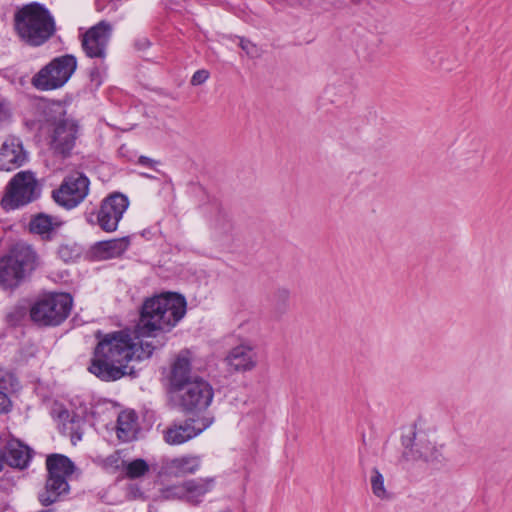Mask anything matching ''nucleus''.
I'll use <instances>...</instances> for the list:
<instances>
[{
    "mask_svg": "<svg viewBox=\"0 0 512 512\" xmlns=\"http://www.w3.org/2000/svg\"><path fill=\"white\" fill-rule=\"evenodd\" d=\"M98 343L94 348L88 370L101 381L113 382L131 375L129 367L132 361L148 359L157 348L153 340L135 342L125 331L96 333Z\"/></svg>",
    "mask_w": 512,
    "mask_h": 512,
    "instance_id": "f257e3e1",
    "label": "nucleus"
},
{
    "mask_svg": "<svg viewBox=\"0 0 512 512\" xmlns=\"http://www.w3.org/2000/svg\"><path fill=\"white\" fill-rule=\"evenodd\" d=\"M186 299L177 293L167 292L147 299L142 306L138 336L152 338L157 347L164 342L155 340L158 331H170L186 314Z\"/></svg>",
    "mask_w": 512,
    "mask_h": 512,
    "instance_id": "f03ea898",
    "label": "nucleus"
},
{
    "mask_svg": "<svg viewBox=\"0 0 512 512\" xmlns=\"http://www.w3.org/2000/svg\"><path fill=\"white\" fill-rule=\"evenodd\" d=\"M14 30L22 42L31 47H39L55 34L56 26L48 8L38 2H31L15 11Z\"/></svg>",
    "mask_w": 512,
    "mask_h": 512,
    "instance_id": "7ed1b4c3",
    "label": "nucleus"
},
{
    "mask_svg": "<svg viewBox=\"0 0 512 512\" xmlns=\"http://www.w3.org/2000/svg\"><path fill=\"white\" fill-rule=\"evenodd\" d=\"M39 265L34 248L24 242L12 245L0 257V287L7 290L17 288Z\"/></svg>",
    "mask_w": 512,
    "mask_h": 512,
    "instance_id": "20e7f679",
    "label": "nucleus"
},
{
    "mask_svg": "<svg viewBox=\"0 0 512 512\" xmlns=\"http://www.w3.org/2000/svg\"><path fill=\"white\" fill-rule=\"evenodd\" d=\"M44 120L53 127L49 145L51 150L63 158L68 157L78 137V123L67 116L65 105L51 102L44 109Z\"/></svg>",
    "mask_w": 512,
    "mask_h": 512,
    "instance_id": "39448f33",
    "label": "nucleus"
},
{
    "mask_svg": "<svg viewBox=\"0 0 512 512\" xmlns=\"http://www.w3.org/2000/svg\"><path fill=\"white\" fill-rule=\"evenodd\" d=\"M77 58L65 54L53 58L31 78V85L38 91H53L62 88L77 69Z\"/></svg>",
    "mask_w": 512,
    "mask_h": 512,
    "instance_id": "423d86ee",
    "label": "nucleus"
},
{
    "mask_svg": "<svg viewBox=\"0 0 512 512\" xmlns=\"http://www.w3.org/2000/svg\"><path fill=\"white\" fill-rule=\"evenodd\" d=\"M72 304V297L68 293L44 295L32 305L31 320L40 326H58L69 316Z\"/></svg>",
    "mask_w": 512,
    "mask_h": 512,
    "instance_id": "0eeeda50",
    "label": "nucleus"
},
{
    "mask_svg": "<svg viewBox=\"0 0 512 512\" xmlns=\"http://www.w3.org/2000/svg\"><path fill=\"white\" fill-rule=\"evenodd\" d=\"M401 442L403 461H422L432 466L444 463L443 446L430 441L427 433L423 430L416 431L413 427L409 434L402 436Z\"/></svg>",
    "mask_w": 512,
    "mask_h": 512,
    "instance_id": "6e6552de",
    "label": "nucleus"
},
{
    "mask_svg": "<svg viewBox=\"0 0 512 512\" xmlns=\"http://www.w3.org/2000/svg\"><path fill=\"white\" fill-rule=\"evenodd\" d=\"M40 194L41 188L35 174L31 171H20L7 184L1 206L6 211L15 210L34 202Z\"/></svg>",
    "mask_w": 512,
    "mask_h": 512,
    "instance_id": "1a4fd4ad",
    "label": "nucleus"
},
{
    "mask_svg": "<svg viewBox=\"0 0 512 512\" xmlns=\"http://www.w3.org/2000/svg\"><path fill=\"white\" fill-rule=\"evenodd\" d=\"M89 185L90 181L84 173L71 172L64 177L60 186L52 191V198L60 207L66 210L74 209L87 197Z\"/></svg>",
    "mask_w": 512,
    "mask_h": 512,
    "instance_id": "9d476101",
    "label": "nucleus"
},
{
    "mask_svg": "<svg viewBox=\"0 0 512 512\" xmlns=\"http://www.w3.org/2000/svg\"><path fill=\"white\" fill-rule=\"evenodd\" d=\"M173 394L184 411L200 412L210 406L214 397V390L208 381L195 376L192 382L186 383Z\"/></svg>",
    "mask_w": 512,
    "mask_h": 512,
    "instance_id": "9b49d317",
    "label": "nucleus"
},
{
    "mask_svg": "<svg viewBox=\"0 0 512 512\" xmlns=\"http://www.w3.org/2000/svg\"><path fill=\"white\" fill-rule=\"evenodd\" d=\"M113 27L105 20L87 29L79 35L81 48L84 54L91 59L103 62L107 56L108 45L112 36Z\"/></svg>",
    "mask_w": 512,
    "mask_h": 512,
    "instance_id": "f8f14e48",
    "label": "nucleus"
},
{
    "mask_svg": "<svg viewBox=\"0 0 512 512\" xmlns=\"http://www.w3.org/2000/svg\"><path fill=\"white\" fill-rule=\"evenodd\" d=\"M128 206L129 199L122 193L115 192L107 196L102 201L97 213V222L101 229L106 232H114Z\"/></svg>",
    "mask_w": 512,
    "mask_h": 512,
    "instance_id": "ddd939ff",
    "label": "nucleus"
},
{
    "mask_svg": "<svg viewBox=\"0 0 512 512\" xmlns=\"http://www.w3.org/2000/svg\"><path fill=\"white\" fill-rule=\"evenodd\" d=\"M211 424L212 420L209 418H189L182 422H173L163 431V438L169 445H181L198 436Z\"/></svg>",
    "mask_w": 512,
    "mask_h": 512,
    "instance_id": "4468645a",
    "label": "nucleus"
},
{
    "mask_svg": "<svg viewBox=\"0 0 512 512\" xmlns=\"http://www.w3.org/2000/svg\"><path fill=\"white\" fill-rule=\"evenodd\" d=\"M27 161L28 153L20 138L8 136L0 143V171L16 170Z\"/></svg>",
    "mask_w": 512,
    "mask_h": 512,
    "instance_id": "2eb2a0df",
    "label": "nucleus"
},
{
    "mask_svg": "<svg viewBox=\"0 0 512 512\" xmlns=\"http://www.w3.org/2000/svg\"><path fill=\"white\" fill-rule=\"evenodd\" d=\"M257 362V352L253 346L248 344L233 347L224 358V363L230 372L251 371L257 366Z\"/></svg>",
    "mask_w": 512,
    "mask_h": 512,
    "instance_id": "dca6fc26",
    "label": "nucleus"
},
{
    "mask_svg": "<svg viewBox=\"0 0 512 512\" xmlns=\"http://www.w3.org/2000/svg\"><path fill=\"white\" fill-rule=\"evenodd\" d=\"M202 465L198 455H182L172 459H165L161 464V473L170 477H185L196 474Z\"/></svg>",
    "mask_w": 512,
    "mask_h": 512,
    "instance_id": "f3484780",
    "label": "nucleus"
},
{
    "mask_svg": "<svg viewBox=\"0 0 512 512\" xmlns=\"http://www.w3.org/2000/svg\"><path fill=\"white\" fill-rule=\"evenodd\" d=\"M5 435L3 440V451L5 452V463L10 467L24 469L28 466L31 455L30 449L23 445L19 440L14 439L8 433H0Z\"/></svg>",
    "mask_w": 512,
    "mask_h": 512,
    "instance_id": "a211bd4d",
    "label": "nucleus"
},
{
    "mask_svg": "<svg viewBox=\"0 0 512 512\" xmlns=\"http://www.w3.org/2000/svg\"><path fill=\"white\" fill-rule=\"evenodd\" d=\"M216 487L215 477L192 478L184 481L186 503L199 506Z\"/></svg>",
    "mask_w": 512,
    "mask_h": 512,
    "instance_id": "6ab92c4d",
    "label": "nucleus"
},
{
    "mask_svg": "<svg viewBox=\"0 0 512 512\" xmlns=\"http://www.w3.org/2000/svg\"><path fill=\"white\" fill-rule=\"evenodd\" d=\"M69 479L47 475L42 491L38 493V501L42 506H50L61 501L70 492Z\"/></svg>",
    "mask_w": 512,
    "mask_h": 512,
    "instance_id": "aec40b11",
    "label": "nucleus"
},
{
    "mask_svg": "<svg viewBox=\"0 0 512 512\" xmlns=\"http://www.w3.org/2000/svg\"><path fill=\"white\" fill-rule=\"evenodd\" d=\"M194 377L191 373V358L187 350L181 351L174 360L169 375L171 393L192 382Z\"/></svg>",
    "mask_w": 512,
    "mask_h": 512,
    "instance_id": "412c9836",
    "label": "nucleus"
},
{
    "mask_svg": "<svg viewBox=\"0 0 512 512\" xmlns=\"http://www.w3.org/2000/svg\"><path fill=\"white\" fill-rule=\"evenodd\" d=\"M64 221L57 217L46 213H38L34 215L29 222V230L31 233L39 235L42 240L50 241L54 238L57 230L62 227Z\"/></svg>",
    "mask_w": 512,
    "mask_h": 512,
    "instance_id": "4be33fe9",
    "label": "nucleus"
},
{
    "mask_svg": "<svg viewBox=\"0 0 512 512\" xmlns=\"http://www.w3.org/2000/svg\"><path fill=\"white\" fill-rule=\"evenodd\" d=\"M204 209L209 213L211 227L221 235L229 234L233 230V222L217 199L211 200Z\"/></svg>",
    "mask_w": 512,
    "mask_h": 512,
    "instance_id": "5701e85b",
    "label": "nucleus"
},
{
    "mask_svg": "<svg viewBox=\"0 0 512 512\" xmlns=\"http://www.w3.org/2000/svg\"><path fill=\"white\" fill-rule=\"evenodd\" d=\"M129 245V238L122 237L97 242L94 245L93 250L98 258L107 260L120 257L128 249Z\"/></svg>",
    "mask_w": 512,
    "mask_h": 512,
    "instance_id": "b1692460",
    "label": "nucleus"
},
{
    "mask_svg": "<svg viewBox=\"0 0 512 512\" xmlns=\"http://www.w3.org/2000/svg\"><path fill=\"white\" fill-rule=\"evenodd\" d=\"M47 475L70 479L76 470L75 464L63 454H50L46 458Z\"/></svg>",
    "mask_w": 512,
    "mask_h": 512,
    "instance_id": "393cba45",
    "label": "nucleus"
},
{
    "mask_svg": "<svg viewBox=\"0 0 512 512\" xmlns=\"http://www.w3.org/2000/svg\"><path fill=\"white\" fill-rule=\"evenodd\" d=\"M137 431V415L134 411H122L117 418V437L123 442L135 438Z\"/></svg>",
    "mask_w": 512,
    "mask_h": 512,
    "instance_id": "a878e982",
    "label": "nucleus"
},
{
    "mask_svg": "<svg viewBox=\"0 0 512 512\" xmlns=\"http://www.w3.org/2000/svg\"><path fill=\"white\" fill-rule=\"evenodd\" d=\"M123 471L128 479H138L146 475L149 470V464L142 458H137L129 462H122Z\"/></svg>",
    "mask_w": 512,
    "mask_h": 512,
    "instance_id": "bb28decb",
    "label": "nucleus"
},
{
    "mask_svg": "<svg viewBox=\"0 0 512 512\" xmlns=\"http://www.w3.org/2000/svg\"><path fill=\"white\" fill-rule=\"evenodd\" d=\"M370 483L372 492L377 498H388V493L384 486V477L377 468L371 470Z\"/></svg>",
    "mask_w": 512,
    "mask_h": 512,
    "instance_id": "cd10ccee",
    "label": "nucleus"
},
{
    "mask_svg": "<svg viewBox=\"0 0 512 512\" xmlns=\"http://www.w3.org/2000/svg\"><path fill=\"white\" fill-rule=\"evenodd\" d=\"M57 255L66 263L72 262L80 256V248L73 242L62 243L57 249Z\"/></svg>",
    "mask_w": 512,
    "mask_h": 512,
    "instance_id": "c85d7f7f",
    "label": "nucleus"
},
{
    "mask_svg": "<svg viewBox=\"0 0 512 512\" xmlns=\"http://www.w3.org/2000/svg\"><path fill=\"white\" fill-rule=\"evenodd\" d=\"M162 498L166 500H181L186 503L184 481L179 484L167 486L161 490Z\"/></svg>",
    "mask_w": 512,
    "mask_h": 512,
    "instance_id": "c756f323",
    "label": "nucleus"
},
{
    "mask_svg": "<svg viewBox=\"0 0 512 512\" xmlns=\"http://www.w3.org/2000/svg\"><path fill=\"white\" fill-rule=\"evenodd\" d=\"M106 70H107V67L104 64V61L103 62L100 61V63L98 65L95 64L93 67L90 68L89 79H90L91 84L96 89L102 85V83L104 81V77L106 75Z\"/></svg>",
    "mask_w": 512,
    "mask_h": 512,
    "instance_id": "7c9ffc66",
    "label": "nucleus"
},
{
    "mask_svg": "<svg viewBox=\"0 0 512 512\" xmlns=\"http://www.w3.org/2000/svg\"><path fill=\"white\" fill-rule=\"evenodd\" d=\"M289 298L290 292L288 289L285 288L278 289L273 295V301L275 305L283 310L287 309Z\"/></svg>",
    "mask_w": 512,
    "mask_h": 512,
    "instance_id": "2f4dec72",
    "label": "nucleus"
},
{
    "mask_svg": "<svg viewBox=\"0 0 512 512\" xmlns=\"http://www.w3.org/2000/svg\"><path fill=\"white\" fill-rule=\"evenodd\" d=\"M239 46L250 58H258L261 55L256 44L245 38H240Z\"/></svg>",
    "mask_w": 512,
    "mask_h": 512,
    "instance_id": "473e14b6",
    "label": "nucleus"
},
{
    "mask_svg": "<svg viewBox=\"0 0 512 512\" xmlns=\"http://www.w3.org/2000/svg\"><path fill=\"white\" fill-rule=\"evenodd\" d=\"M209 78V72L205 69L197 70L192 78H191V84L193 86H198L203 84L207 79Z\"/></svg>",
    "mask_w": 512,
    "mask_h": 512,
    "instance_id": "72a5a7b5",
    "label": "nucleus"
},
{
    "mask_svg": "<svg viewBox=\"0 0 512 512\" xmlns=\"http://www.w3.org/2000/svg\"><path fill=\"white\" fill-rule=\"evenodd\" d=\"M137 163L141 166H144V167H147L150 169H155V166L158 164V161H156L152 158H149L147 156H140L138 158Z\"/></svg>",
    "mask_w": 512,
    "mask_h": 512,
    "instance_id": "f704fd0d",
    "label": "nucleus"
},
{
    "mask_svg": "<svg viewBox=\"0 0 512 512\" xmlns=\"http://www.w3.org/2000/svg\"><path fill=\"white\" fill-rule=\"evenodd\" d=\"M119 456L117 454L110 455L104 460V466L107 468H118L119 467Z\"/></svg>",
    "mask_w": 512,
    "mask_h": 512,
    "instance_id": "c9c22d12",
    "label": "nucleus"
},
{
    "mask_svg": "<svg viewBox=\"0 0 512 512\" xmlns=\"http://www.w3.org/2000/svg\"><path fill=\"white\" fill-rule=\"evenodd\" d=\"M10 117V107L5 101H0V121H4Z\"/></svg>",
    "mask_w": 512,
    "mask_h": 512,
    "instance_id": "e433bc0d",
    "label": "nucleus"
},
{
    "mask_svg": "<svg viewBox=\"0 0 512 512\" xmlns=\"http://www.w3.org/2000/svg\"><path fill=\"white\" fill-rule=\"evenodd\" d=\"M3 440H5V435L0 434V472L2 471L5 464V452L3 451Z\"/></svg>",
    "mask_w": 512,
    "mask_h": 512,
    "instance_id": "4c0bfd02",
    "label": "nucleus"
},
{
    "mask_svg": "<svg viewBox=\"0 0 512 512\" xmlns=\"http://www.w3.org/2000/svg\"><path fill=\"white\" fill-rule=\"evenodd\" d=\"M81 438H82V435L80 433H75L72 435V440H74V439L81 440Z\"/></svg>",
    "mask_w": 512,
    "mask_h": 512,
    "instance_id": "58836bf2",
    "label": "nucleus"
},
{
    "mask_svg": "<svg viewBox=\"0 0 512 512\" xmlns=\"http://www.w3.org/2000/svg\"><path fill=\"white\" fill-rule=\"evenodd\" d=\"M5 373L0 370V382L4 380Z\"/></svg>",
    "mask_w": 512,
    "mask_h": 512,
    "instance_id": "ea45409f",
    "label": "nucleus"
}]
</instances>
